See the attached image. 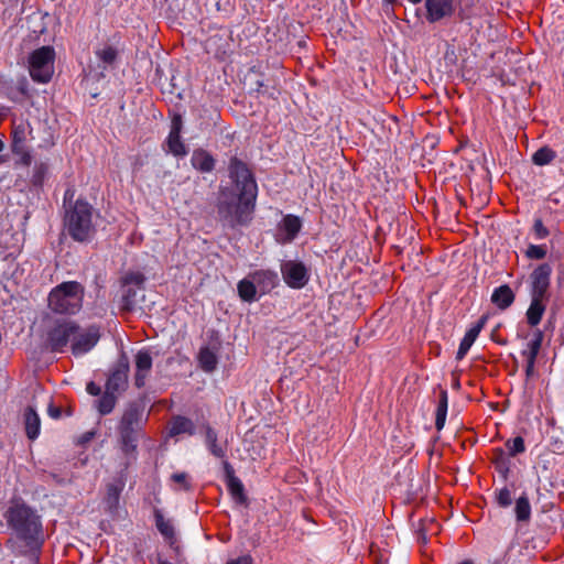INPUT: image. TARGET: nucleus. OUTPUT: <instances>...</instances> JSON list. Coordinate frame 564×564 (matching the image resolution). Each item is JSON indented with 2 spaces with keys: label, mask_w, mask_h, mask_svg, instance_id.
Listing matches in <instances>:
<instances>
[{
  "label": "nucleus",
  "mask_w": 564,
  "mask_h": 564,
  "mask_svg": "<svg viewBox=\"0 0 564 564\" xmlns=\"http://www.w3.org/2000/svg\"><path fill=\"white\" fill-rule=\"evenodd\" d=\"M31 134V128L28 122H20L12 129V152L21 155L25 162L30 161V154L26 149V140Z\"/></svg>",
  "instance_id": "obj_13"
},
{
  "label": "nucleus",
  "mask_w": 564,
  "mask_h": 564,
  "mask_svg": "<svg viewBox=\"0 0 564 564\" xmlns=\"http://www.w3.org/2000/svg\"><path fill=\"white\" fill-rule=\"evenodd\" d=\"M448 409V394L447 390L441 389L438 394V402L435 410V427L437 431L443 430Z\"/></svg>",
  "instance_id": "obj_26"
},
{
  "label": "nucleus",
  "mask_w": 564,
  "mask_h": 564,
  "mask_svg": "<svg viewBox=\"0 0 564 564\" xmlns=\"http://www.w3.org/2000/svg\"><path fill=\"white\" fill-rule=\"evenodd\" d=\"M97 56L106 64H111L117 56V52L111 46H106L102 50L97 51Z\"/></svg>",
  "instance_id": "obj_38"
},
{
  "label": "nucleus",
  "mask_w": 564,
  "mask_h": 564,
  "mask_svg": "<svg viewBox=\"0 0 564 564\" xmlns=\"http://www.w3.org/2000/svg\"><path fill=\"white\" fill-rule=\"evenodd\" d=\"M479 333L471 326L465 334L464 337L468 338L469 340L475 341L478 337Z\"/></svg>",
  "instance_id": "obj_45"
},
{
  "label": "nucleus",
  "mask_w": 564,
  "mask_h": 564,
  "mask_svg": "<svg viewBox=\"0 0 564 564\" xmlns=\"http://www.w3.org/2000/svg\"><path fill=\"white\" fill-rule=\"evenodd\" d=\"M532 230H533V234H534V238L536 240H542V239H544V238H546L549 236V230L543 225V221L540 218L534 220Z\"/></svg>",
  "instance_id": "obj_39"
},
{
  "label": "nucleus",
  "mask_w": 564,
  "mask_h": 564,
  "mask_svg": "<svg viewBox=\"0 0 564 564\" xmlns=\"http://www.w3.org/2000/svg\"><path fill=\"white\" fill-rule=\"evenodd\" d=\"M555 152L549 148H541L533 154V162L536 165H545L553 161Z\"/></svg>",
  "instance_id": "obj_32"
},
{
  "label": "nucleus",
  "mask_w": 564,
  "mask_h": 564,
  "mask_svg": "<svg viewBox=\"0 0 564 564\" xmlns=\"http://www.w3.org/2000/svg\"><path fill=\"white\" fill-rule=\"evenodd\" d=\"M458 6L459 0H425V20L431 24L449 20Z\"/></svg>",
  "instance_id": "obj_10"
},
{
  "label": "nucleus",
  "mask_w": 564,
  "mask_h": 564,
  "mask_svg": "<svg viewBox=\"0 0 564 564\" xmlns=\"http://www.w3.org/2000/svg\"><path fill=\"white\" fill-rule=\"evenodd\" d=\"M516 518L520 522H527L531 518V505L525 494L520 496L514 507Z\"/></svg>",
  "instance_id": "obj_30"
},
{
  "label": "nucleus",
  "mask_w": 564,
  "mask_h": 564,
  "mask_svg": "<svg viewBox=\"0 0 564 564\" xmlns=\"http://www.w3.org/2000/svg\"><path fill=\"white\" fill-rule=\"evenodd\" d=\"M198 364L203 371L213 372L218 365V357L216 349L209 346L202 347L198 352Z\"/></svg>",
  "instance_id": "obj_24"
},
{
  "label": "nucleus",
  "mask_w": 564,
  "mask_h": 564,
  "mask_svg": "<svg viewBox=\"0 0 564 564\" xmlns=\"http://www.w3.org/2000/svg\"><path fill=\"white\" fill-rule=\"evenodd\" d=\"M83 300L84 288L80 283L63 282L50 292L48 306L58 314H76L83 306Z\"/></svg>",
  "instance_id": "obj_4"
},
{
  "label": "nucleus",
  "mask_w": 564,
  "mask_h": 564,
  "mask_svg": "<svg viewBox=\"0 0 564 564\" xmlns=\"http://www.w3.org/2000/svg\"><path fill=\"white\" fill-rule=\"evenodd\" d=\"M148 420L144 404L140 401L131 402L124 409L118 425L121 448L126 454L137 449L143 424Z\"/></svg>",
  "instance_id": "obj_3"
},
{
  "label": "nucleus",
  "mask_w": 564,
  "mask_h": 564,
  "mask_svg": "<svg viewBox=\"0 0 564 564\" xmlns=\"http://www.w3.org/2000/svg\"><path fill=\"white\" fill-rule=\"evenodd\" d=\"M205 444L210 452L217 458H224L227 453V444L220 443L216 431L209 425L206 426L205 431Z\"/></svg>",
  "instance_id": "obj_21"
},
{
  "label": "nucleus",
  "mask_w": 564,
  "mask_h": 564,
  "mask_svg": "<svg viewBox=\"0 0 564 564\" xmlns=\"http://www.w3.org/2000/svg\"><path fill=\"white\" fill-rule=\"evenodd\" d=\"M119 495H120V489L118 488L117 485H115V484L108 485V487H107L108 502H110L111 505H116L118 502Z\"/></svg>",
  "instance_id": "obj_41"
},
{
  "label": "nucleus",
  "mask_w": 564,
  "mask_h": 564,
  "mask_svg": "<svg viewBox=\"0 0 564 564\" xmlns=\"http://www.w3.org/2000/svg\"><path fill=\"white\" fill-rule=\"evenodd\" d=\"M260 295L269 293L279 283L278 273L271 270H257L250 273Z\"/></svg>",
  "instance_id": "obj_15"
},
{
  "label": "nucleus",
  "mask_w": 564,
  "mask_h": 564,
  "mask_svg": "<svg viewBox=\"0 0 564 564\" xmlns=\"http://www.w3.org/2000/svg\"><path fill=\"white\" fill-rule=\"evenodd\" d=\"M226 564H252V558L249 555H242L238 558L228 561Z\"/></svg>",
  "instance_id": "obj_43"
},
{
  "label": "nucleus",
  "mask_w": 564,
  "mask_h": 564,
  "mask_svg": "<svg viewBox=\"0 0 564 564\" xmlns=\"http://www.w3.org/2000/svg\"><path fill=\"white\" fill-rule=\"evenodd\" d=\"M99 338V327L91 325L84 328L76 325L70 346L72 354L76 357L87 354L97 345Z\"/></svg>",
  "instance_id": "obj_8"
},
{
  "label": "nucleus",
  "mask_w": 564,
  "mask_h": 564,
  "mask_svg": "<svg viewBox=\"0 0 564 564\" xmlns=\"http://www.w3.org/2000/svg\"><path fill=\"white\" fill-rule=\"evenodd\" d=\"M409 1L416 4V3H420L422 0H409Z\"/></svg>",
  "instance_id": "obj_52"
},
{
  "label": "nucleus",
  "mask_w": 564,
  "mask_h": 564,
  "mask_svg": "<svg viewBox=\"0 0 564 564\" xmlns=\"http://www.w3.org/2000/svg\"><path fill=\"white\" fill-rule=\"evenodd\" d=\"M55 51L52 46L34 50L28 59L31 78L40 84L48 83L54 74Z\"/></svg>",
  "instance_id": "obj_6"
},
{
  "label": "nucleus",
  "mask_w": 564,
  "mask_h": 564,
  "mask_svg": "<svg viewBox=\"0 0 564 564\" xmlns=\"http://www.w3.org/2000/svg\"><path fill=\"white\" fill-rule=\"evenodd\" d=\"M487 323V316H481L480 319L475 324L473 325V327L478 332L480 333L481 329L485 327Z\"/></svg>",
  "instance_id": "obj_48"
},
{
  "label": "nucleus",
  "mask_w": 564,
  "mask_h": 564,
  "mask_svg": "<svg viewBox=\"0 0 564 564\" xmlns=\"http://www.w3.org/2000/svg\"><path fill=\"white\" fill-rule=\"evenodd\" d=\"M155 524L160 533L166 539L174 538V528L169 520H165L162 514L155 516Z\"/></svg>",
  "instance_id": "obj_33"
},
{
  "label": "nucleus",
  "mask_w": 564,
  "mask_h": 564,
  "mask_svg": "<svg viewBox=\"0 0 564 564\" xmlns=\"http://www.w3.org/2000/svg\"><path fill=\"white\" fill-rule=\"evenodd\" d=\"M145 281V276L140 271H130L127 272L126 275L122 279L123 285H135L138 288H142L143 283Z\"/></svg>",
  "instance_id": "obj_36"
},
{
  "label": "nucleus",
  "mask_w": 564,
  "mask_h": 564,
  "mask_svg": "<svg viewBox=\"0 0 564 564\" xmlns=\"http://www.w3.org/2000/svg\"><path fill=\"white\" fill-rule=\"evenodd\" d=\"M506 447L508 449V454L511 457L517 456L525 451L524 440L521 436H517L514 438L508 440L506 442Z\"/></svg>",
  "instance_id": "obj_34"
},
{
  "label": "nucleus",
  "mask_w": 564,
  "mask_h": 564,
  "mask_svg": "<svg viewBox=\"0 0 564 564\" xmlns=\"http://www.w3.org/2000/svg\"><path fill=\"white\" fill-rule=\"evenodd\" d=\"M191 162L194 169L203 173H209L215 167L214 158L203 149H198L193 152Z\"/></svg>",
  "instance_id": "obj_23"
},
{
  "label": "nucleus",
  "mask_w": 564,
  "mask_h": 564,
  "mask_svg": "<svg viewBox=\"0 0 564 564\" xmlns=\"http://www.w3.org/2000/svg\"><path fill=\"white\" fill-rule=\"evenodd\" d=\"M134 295V292H132L131 289H127L126 294L123 295V307L127 310H131L134 302L131 300V297Z\"/></svg>",
  "instance_id": "obj_42"
},
{
  "label": "nucleus",
  "mask_w": 564,
  "mask_h": 564,
  "mask_svg": "<svg viewBox=\"0 0 564 564\" xmlns=\"http://www.w3.org/2000/svg\"><path fill=\"white\" fill-rule=\"evenodd\" d=\"M229 177L232 185L221 189L219 214L231 227L247 225L256 206L257 183L248 166L237 158L230 160Z\"/></svg>",
  "instance_id": "obj_1"
},
{
  "label": "nucleus",
  "mask_w": 564,
  "mask_h": 564,
  "mask_svg": "<svg viewBox=\"0 0 564 564\" xmlns=\"http://www.w3.org/2000/svg\"><path fill=\"white\" fill-rule=\"evenodd\" d=\"M65 227L69 236L79 242L88 241L95 234L93 207L80 199L66 213Z\"/></svg>",
  "instance_id": "obj_5"
},
{
  "label": "nucleus",
  "mask_w": 564,
  "mask_h": 564,
  "mask_svg": "<svg viewBox=\"0 0 564 564\" xmlns=\"http://www.w3.org/2000/svg\"><path fill=\"white\" fill-rule=\"evenodd\" d=\"M280 270L284 282L292 289H302L310 280L308 270L301 261H283Z\"/></svg>",
  "instance_id": "obj_11"
},
{
  "label": "nucleus",
  "mask_w": 564,
  "mask_h": 564,
  "mask_svg": "<svg viewBox=\"0 0 564 564\" xmlns=\"http://www.w3.org/2000/svg\"><path fill=\"white\" fill-rule=\"evenodd\" d=\"M474 343L475 341L469 340L468 338L464 337L459 344V347H458V350L456 354V359L462 360L467 355V352L469 351V349Z\"/></svg>",
  "instance_id": "obj_40"
},
{
  "label": "nucleus",
  "mask_w": 564,
  "mask_h": 564,
  "mask_svg": "<svg viewBox=\"0 0 564 564\" xmlns=\"http://www.w3.org/2000/svg\"><path fill=\"white\" fill-rule=\"evenodd\" d=\"M76 324L73 322L57 323L47 334V345L54 352H63L72 346Z\"/></svg>",
  "instance_id": "obj_9"
},
{
  "label": "nucleus",
  "mask_w": 564,
  "mask_h": 564,
  "mask_svg": "<svg viewBox=\"0 0 564 564\" xmlns=\"http://www.w3.org/2000/svg\"><path fill=\"white\" fill-rule=\"evenodd\" d=\"M152 369V357L148 350H140L135 355V386L142 388L145 384Z\"/></svg>",
  "instance_id": "obj_16"
},
{
  "label": "nucleus",
  "mask_w": 564,
  "mask_h": 564,
  "mask_svg": "<svg viewBox=\"0 0 564 564\" xmlns=\"http://www.w3.org/2000/svg\"><path fill=\"white\" fill-rule=\"evenodd\" d=\"M552 267L541 263L529 274L528 285L530 299L550 301Z\"/></svg>",
  "instance_id": "obj_7"
},
{
  "label": "nucleus",
  "mask_w": 564,
  "mask_h": 564,
  "mask_svg": "<svg viewBox=\"0 0 564 564\" xmlns=\"http://www.w3.org/2000/svg\"><path fill=\"white\" fill-rule=\"evenodd\" d=\"M238 294L245 302H253L257 300V294L259 293L256 286L254 281L250 278V274L239 281L237 285Z\"/></svg>",
  "instance_id": "obj_28"
},
{
  "label": "nucleus",
  "mask_w": 564,
  "mask_h": 564,
  "mask_svg": "<svg viewBox=\"0 0 564 564\" xmlns=\"http://www.w3.org/2000/svg\"><path fill=\"white\" fill-rule=\"evenodd\" d=\"M169 431L167 434L171 437L180 436V435H188L192 436L195 434L196 426L194 422L183 415H175L169 422Z\"/></svg>",
  "instance_id": "obj_18"
},
{
  "label": "nucleus",
  "mask_w": 564,
  "mask_h": 564,
  "mask_svg": "<svg viewBox=\"0 0 564 564\" xmlns=\"http://www.w3.org/2000/svg\"><path fill=\"white\" fill-rule=\"evenodd\" d=\"M534 366H535V362L527 361V365H525V376H527L528 379L533 377V375H534Z\"/></svg>",
  "instance_id": "obj_46"
},
{
  "label": "nucleus",
  "mask_w": 564,
  "mask_h": 564,
  "mask_svg": "<svg viewBox=\"0 0 564 564\" xmlns=\"http://www.w3.org/2000/svg\"><path fill=\"white\" fill-rule=\"evenodd\" d=\"M487 323V316H481L480 319L475 324L473 325V327L478 332L480 333L481 329L485 327Z\"/></svg>",
  "instance_id": "obj_47"
},
{
  "label": "nucleus",
  "mask_w": 564,
  "mask_h": 564,
  "mask_svg": "<svg viewBox=\"0 0 564 564\" xmlns=\"http://www.w3.org/2000/svg\"><path fill=\"white\" fill-rule=\"evenodd\" d=\"M547 301L530 299V305L525 312L527 323L531 327L538 326L546 311Z\"/></svg>",
  "instance_id": "obj_22"
},
{
  "label": "nucleus",
  "mask_w": 564,
  "mask_h": 564,
  "mask_svg": "<svg viewBox=\"0 0 564 564\" xmlns=\"http://www.w3.org/2000/svg\"><path fill=\"white\" fill-rule=\"evenodd\" d=\"M128 362L119 364V366L110 373L106 382V390L116 394L123 391L128 383Z\"/></svg>",
  "instance_id": "obj_17"
},
{
  "label": "nucleus",
  "mask_w": 564,
  "mask_h": 564,
  "mask_svg": "<svg viewBox=\"0 0 564 564\" xmlns=\"http://www.w3.org/2000/svg\"><path fill=\"white\" fill-rule=\"evenodd\" d=\"M542 341L543 332L541 329H535L533 332L532 339L528 343L527 348L522 351V356L525 358V361L535 362L542 346Z\"/></svg>",
  "instance_id": "obj_27"
},
{
  "label": "nucleus",
  "mask_w": 564,
  "mask_h": 564,
  "mask_svg": "<svg viewBox=\"0 0 564 564\" xmlns=\"http://www.w3.org/2000/svg\"><path fill=\"white\" fill-rule=\"evenodd\" d=\"M224 470L226 475V482L231 496L239 502L245 501L243 485L241 480L236 477L232 466L228 462H224Z\"/></svg>",
  "instance_id": "obj_19"
},
{
  "label": "nucleus",
  "mask_w": 564,
  "mask_h": 564,
  "mask_svg": "<svg viewBox=\"0 0 564 564\" xmlns=\"http://www.w3.org/2000/svg\"><path fill=\"white\" fill-rule=\"evenodd\" d=\"M95 433L94 432H87L83 435V440L82 442L85 443V442H88L90 441L93 437H94Z\"/></svg>",
  "instance_id": "obj_50"
},
{
  "label": "nucleus",
  "mask_w": 564,
  "mask_h": 564,
  "mask_svg": "<svg viewBox=\"0 0 564 564\" xmlns=\"http://www.w3.org/2000/svg\"><path fill=\"white\" fill-rule=\"evenodd\" d=\"M459 564H474V562L471 560H465V561L460 562Z\"/></svg>",
  "instance_id": "obj_51"
},
{
  "label": "nucleus",
  "mask_w": 564,
  "mask_h": 564,
  "mask_svg": "<svg viewBox=\"0 0 564 564\" xmlns=\"http://www.w3.org/2000/svg\"><path fill=\"white\" fill-rule=\"evenodd\" d=\"M25 433L30 440H35L40 435L41 421L39 414L32 406L24 412Z\"/></svg>",
  "instance_id": "obj_25"
},
{
  "label": "nucleus",
  "mask_w": 564,
  "mask_h": 564,
  "mask_svg": "<svg viewBox=\"0 0 564 564\" xmlns=\"http://www.w3.org/2000/svg\"><path fill=\"white\" fill-rule=\"evenodd\" d=\"M181 129L182 120L180 117H175L166 139L167 151L174 156H185L187 154L186 147L181 140Z\"/></svg>",
  "instance_id": "obj_14"
},
{
  "label": "nucleus",
  "mask_w": 564,
  "mask_h": 564,
  "mask_svg": "<svg viewBox=\"0 0 564 564\" xmlns=\"http://www.w3.org/2000/svg\"><path fill=\"white\" fill-rule=\"evenodd\" d=\"M117 403V394L108 390L96 401V406L101 415H106L112 412Z\"/></svg>",
  "instance_id": "obj_31"
},
{
  "label": "nucleus",
  "mask_w": 564,
  "mask_h": 564,
  "mask_svg": "<svg viewBox=\"0 0 564 564\" xmlns=\"http://www.w3.org/2000/svg\"><path fill=\"white\" fill-rule=\"evenodd\" d=\"M170 486L174 491H189L192 490V478L185 471L174 473L170 477Z\"/></svg>",
  "instance_id": "obj_29"
},
{
  "label": "nucleus",
  "mask_w": 564,
  "mask_h": 564,
  "mask_svg": "<svg viewBox=\"0 0 564 564\" xmlns=\"http://www.w3.org/2000/svg\"><path fill=\"white\" fill-rule=\"evenodd\" d=\"M301 227L302 224L299 217L294 215L284 216L276 229V241L282 245L293 241Z\"/></svg>",
  "instance_id": "obj_12"
},
{
  "label": "nucleus",
  "mask_w": 564,
  "mask_h": 564,
  "mask_svg": "<svg viewBox=\"0 0 564 564\" xmlns=\"http://www.w3.org/2000/svg\"><path fill=\"white\" fill-rule=\"evenodd\" d=\"M547 253V248L545 245H529L524 254L527 258L531 260H541L544 259Z\"/></svg>",
  "instance_id": "obj_35"
},
{
  "label": "nucleus",
  "mask_w": 564,
  "mask_h": 564,
  "mask_svg": "<svg viewBox=\"0 0 564 564\" xmlns=\"http://www.w3.org/2000/svg\"><path fill=\"white\" fill-rule=\"evenodd\" d=\"M516 295L507 284L496 288L491 294V302L500 310H506L512 305Z\"/></svg>",
  "instance_id": "obj_20"
},
{
  "label": "nucleus",
  "mask_w": 564,
  "mask_h": 564,
  "mask_svg": "<svg viewBox=\"0 0 564 564\" xmlns=\"http://www.w3.org/2000/svg\"><path fill=\"white\" fill-rule=\"evenodd\" d=\"M8 527L30 549H39L44 542L40 514L21 500L12 501L4 513Z\"/></svg>",
  "instance_id": "obj_2"
},
{
  "label": "nucleus",
  "mask_w": 564,
  "mask_h": 564,
  "mask_svg": "<svg viewBox=\"0 0 564 564\" xmlns=\"http://www.w3.org/2000/svg\"><path fill=\"white\" fill-rule=\"evenodd\" d=\"M496 500L500 507H502V508L509 507L512 502L511 491L507 487L499 489L496 492Z\"/></svg>",
  "instance_id": "obj_37"
},
{
  "label": "nucleus",
  "mask_w": 564,
  "mask_h": 564,
  "mask_svg": "<svg viewBox=\"0 0 564 564\" xmlns=\"http://www.w3.org/2000/svg\"><path fill=\"white\" fill-rule=\"evenodd\" d=\"M48 414H50L51 417L57 419V417L61 416V409L56 408V406H53V405H50Z\"/></svg>",
  "instance_id": "obj_49"
},
{
  "label": "nucleus",
  "mask_w": 564,
  "mask_h": 564,
  "mask_svg": "<svg viewBox=\"0 0 564 564\" xmlns=\"http://www.w3.org/2000/svg\"><path fill=\"white\" fill-rule=\"evenodd\" d=\"M87 392L91 395H98L100 393V387L94 382H89L86 388Z\"/></svg>",
  "instance_id": "obj_44"
}]
</instances>
